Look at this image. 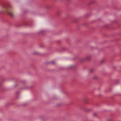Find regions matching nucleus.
I'll return each instance as SVG.
<instances>
[{
	"label": "nucleus",
	"mask_w": 121,
	"mask_h": 121,
	"mask_svg": "<svg viewBox=\"0 0 121 121\" xmlns=\"http://www.w3.org/2000/svg\"><path fill=\"white\" fill-rule=\"evenodd\" d=\"M90 72L91 73H92V70H91L90 71Z\"/></svg>",
	"instance_id": "5"
},
{
	"label": "nucleus",
	"mask_w": 121,
	"mask_h": 121,
	"mask_svg": "<svg viewBox=\"0 0 121 121\" xmlns=\"http://www.w3.org/2000/svg\"><path fill=\"white\" fill-rule=\"evenodd\" d=\"M33 54L34 55H38V53L37 52H35L33 53Z\"/></svg>",
	"instance_id": "2"
},
{
	"label": "nucleus",
	"mask_w": 121,
	"mask_h": 121,
	"mask_svg": "<svg viewBox=\"0 0 121 121\" xmlns=\"http://www.w3.org/2000/svg\"><path fill=\"white\" fill-rule=\"evenodd\" d=\"M95 115H96V114H94V116H95Z\"/></svg>",
	"instance_id": "6"
},
{
	"label": "nucleus",
	"mask_w": 121,
	"mask_h": 121,
	"mask_svg": "<svg viewBox=\"0 0 121 121\" xmlns=\"http://www.w3.org/2000/svg\"><path fill=\"white\" fill-rule=\"evenodd\" d=\"M7 13L9 15L12 17H14V15L13 13L12 12H10L8 11H7Z\"/></svg>",
	"instance_id": "1"
},
{
	"label": "nucleus",
	"mask_w": 121,
	"mask_h": 121,
	"mask_svg": "<svg viewBox=\"0 0 121 121\" xmlns=\"http://www.w3.org/2000/svg\"><path fill=\"white\" fill-rule=\"evenodd\" d=\"M51 63L52 64H54L55 63V62L54 61L52 62Z\"/></svg>",
	"instance_id": "3"
},
{
	"label": "nucleus",
	"mask_w": 121,
	"mask_h": 121,
	"mask_svg": "<svg viewBox=\"0 0 121 121\" xmlns=\"http://www.w3.org/2000/svg\"><path fill=\"white\" fill-rule=\"evenodd\" d=\"M104 62V61L103 60H102L101 61V63H102Z\"/></svg>",
	"instance_id": "4"
}]
</instances>
